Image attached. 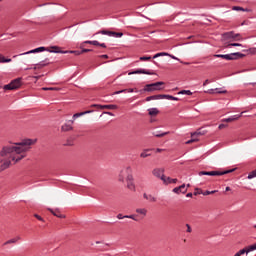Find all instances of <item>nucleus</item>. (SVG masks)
I'll list each match as a JSON object with an SVG mask.
<instances>
[{"mask_svg":"<svg viewBox=\"0 0 256 256\" xmlns=\"http://www.w3.org/2000/svg\"><path fill=\"white\" fill-rule=\"evenodd\" d=\"M35 143H37L35 139H25L20 143H12L3 146L0 152V169L5 171V169L11 167L12 163L15 165V163H19L21 159H25L29 147L35 145Z\"/></svg>","mask_w":256,"mask_h":256,"instance_id":"1","label":"nucleus"},{"mask_svg":"<svg viewBox=\"0 0 256 256\" xmlns=\"http://www.w3.org/2000/svg\"><path fill=\"white\" fill-rule=\"evenodd\" d=\"M127 183V189L130 191H135V183L133 182V169L131 166H126L124 167L118 176V181L121 183Z\"/></svg>","mask_w":256,"mask_h":256,"instance_id":"2","label":"nucleus"},{"mask_svg":"<svg viewBox=\"0 0 256 256\" xmlns=\"http://www.w3.org/2000/svg\"><path fill=\"white\" fill-rule=\"evenodd\" d=\"M58 46H52V47H38L33 50H30L28 52L22 53L20 55H31V53H43V51H48L49 53H61V50Z\"/></svg>","mask_w":256,"mask_h":256,"instance_id":"3","label":"nucleus"},{"mask_svg":"<svg viewBox=\"0 0 256 256\" xmlns=\"http://www.w3.org/2000/svg\"><path fill=\"white\" fill-rule=\"evenodd\" d=\"M214 57L220 58V59H226V61H235V59H242V57H245V54H242L240 52L231 53V54H215Z\"/></svg>","mask_w":256,"mask_h":256,"instance_id":"4","label":"nucleus"},{"mask_svg":"<svg viewBox=\"0 0 256 256\" xmlns=\"http://www.w3.org/2000/svg\"><path fill=\"white\" fill-rule=\"evenodd\" d=\"M233 171H235V169H231V170H226V171H221V170H216V171H200L198 173L199 177H203V175H208L210 177H219L221 175H227L229 173H233Z\"/></svg>","mask_w":256,"mask_h":256,"instance_id":"5","label":"nucleus"},{"mask_svg":"<svg viewBox=\"0 0 256 256\" xmlns=\"http://www.w3.org/2000/svg\"><path fill=\"white\" fill-rule=\"evenodd\" d=\"M165 89V82H156L152 84H147L144 87V91L151 93L153 91H163Z\"/></svg>","mask_w":256,"mask_h":256,"instance_id":"6","label":"nucleus"},{"mask_svg":"<svg viewBox=\"0 0 256 256\" xmlns=\"http://www.w3.org/2000/svg\"><path fill=\"white\" fill-rule=\"evenodd\" d=\"M21 87V78H17L12 80L11 83L4 85L3 89L5 91H13L15 89H19Z\"/></svg>","mask_w":256,"mask_h":256,"instance_id":"7","label":"nucleus"},{"mask_svg":"<svg viewBox=\"0 0 256 256\" xmlns=\"http://www.w3.org/2000/svg\"><path fill=\"white\" fill-rule=\"evenodd\" d=\"M223 41H241V35L234 32H226L222 35Z\"/></svg>","mask_w":256,"mask_h":256,"instance_id":"8","label":"nucleus"},{"mask_svg":"<svg viewBox=\"0 0 256 256\" xmlns=\"http://www.w3.org/2000/svg\"><path fill=\"white\" fill-rule=\"evenodd\" d=\"M165 169L163 168H155L152 170V175L154 177H157V179H161V181L163 180V177H165Z\"/></svg>","mask_w":256,"mask_h":256,"instance_id":"9","label":"nucleus"},{"mask_svg":"<svg viewBox=\"0 0 256 256\" xmlns=\"http://www.w3.org/2000/svg\"><path fill=\"white\" fill-rule=\"evenodd\" d=\"M98 33H101V35H108V37H116V38L123 37L122 32H113V31L102 30Z\"/></svg>","mask_w":256,"mask_h":256,"instance_id":"10","label":"nucleus"},{"mask_svg":"<svg viewBox=\"0 0 256 256\" xmlns=\"http://www.w3.org/2000/svg\"><path fill=\"white\" fill-rule=\"evenodd\" d=\"M91 107H96V109H109V110L118 109V106L114 104H110V105L93 104L91 105Z\"/></svg>","mask_w":256,"mask_h":256,"instance_id":"11","label":"nucleus"},{"mask_svg":"<svg viewBox=\"0 0 256 256\" xmlns=\"http://www.w3.org/2000/svg\"><path fill=\"white\" fill-rule=\"evenodd\" d=\"M128 75H155V73L149 72L145 69H138V70L129 72Z\"/></svg>","mask_w":256,"mask_h":256,"instance_id":"12","label":"nucleus"},{"mask_svg":"<svg viewBox=\"0 0 256 256\" xmlns=\"http://www.w3.org/2000/svg\"><path fill=\"white\" fill-rule=\"evenodd\" d=\"M243 113L245 112H241V114H236L229 118L222 119V123H232V121H237V119H241V116L243 115Z\"/></svg>","mask_w":256,"mask_h":256,"instance_id":"13","label":"nucleus"},{"mask_svg":"<svg viewBox=\"0 0 256 256\" xmlns=\"http://www.w3.org/2000/svg\"><path fill=\"white\" fill-rule=\"evenodd\" d=\"M173 193H177V195H179V193H187V188H185V184H182L181 186L174 188Z\"/></svg>","mask_w":256,"mask_h":256,"instance_id":"14","label":"nucleus"},{"mask_svg":"<svg viewBox=\"0 0 256 256\" xmlns=\"http://www.w3.org/2000/svg\"><path fill=\"white\" fill-rule=\"evenodd\" d=\"M117 219H132L133 221H137V215L132 214L123 216V214H118Z\"/></svg>","mask_w":256,"mask_h":256,"instance_id":"15","label":"nucleus"},{"mask_svg":"<svg viewBox=\"0 0 256 256\" xmlns=\"http://www.w3.org/2000/svg\"><path fill=\"white\" fill-rule=\"evenodd\" d=\"M157 99H164V94L149 96L146 98V101H155Z\"/></svg>","mask_w":256,"mask_h":256,"instance_id":"16","label":"nucleus"},{"mask_svg":"<svg viewBox=\"0 0 256 256\" xmlns=\"http://www.w3.org/2000/svg\"><path fill=\"white\" fill-rule=\"evenodd\" d=\"M143 197H144V199H147V201H150L151 203L157 202V198H155V196H153V195H148L147 193H144Z\"/></svg>","mask_w":256,"mask_h":256,"instance_id":"17","label":"nucleus"},{"mask_svg":"<svg viewBox=\"0 0 256 256\" xmlns=\"http://www.w3.org/2000/svg\"><path fill=\"white\" fill-rule=\"evenodd\" d=\"M46 61H49V59L46 58L45 61L39 62L35 65L34 69H43V67H47L49 63H45Z\"/></svg>","mask_w":256,"mask_h":256,"instance_id":"18","label":"nucleus"},{"mask_svg":"<svg viewBox=\"0 0 256 256\" xmlns=\"http://www.w3.org/2000/svg\"><path fill=\"white\" fill-rule=\"evenodd\" d=\"M136 213L141 215L142 217H147V209L146 208H137Z\"/></svg>","mask_w":256,"mask_h":256,"instance_id":"19","label":"nucleus"},{"mask_svg":"<svg viewBox=\"0 0 256 256\" xmlns=\"http://www.w3.org/2000/svg\"><path fill=\"white\" fill-rule=\"evenodd\" d=\"M134 91H135V89L129 88V89H124V90L116 91V92L113 93V95H119L121 93H133Z\"/></svg>","mask_w":256,"mask_h":256,"instance_id":"20","label":"nucleus"},{"mask_svg":"<svg viewBox=\"0 0 256 256\" xmlns=\"http://www.w3.org/2000/svg\"><path fill=\"white\" fill-rule=\"evenodd\" d=\"M150 151V149L143 150V152H141L140 154V157L142 159H147V157H151V153H149Z\"/></svg>","mask_w":256,"mask_h":256,"instance_id":"21","label":"nucleus"},{"mask_svg":"<svg viewBox=\"0 0 256 256\" xmlns=\"http://www.w3.org/2000/svg\"><path fill=\"white\" fill-rule=\"evenodd\" d=\"M148 113L151 117H155V115H159V110L157 108H150Z\"/></svg>","mask_w":256,"mask_h":256,"instance_id":"22","label":"nucleus"},{"mask_svg":"<svg viewBox=\"0 0 256 256\" xmlns=\"http://www.w3.org/2000/svg\"><path fill=\"white\" fill-rule=\"evenodd\" d=\"M89 113H93L92 110H88V111H85V112H81V113H76L73 115V119H77V117H83V115H87Z\"/></svg>","mask_w":256,"mask_h":256,"instance_id":"23","label":"nucleus"},{"mask_svg":"<svg viewBox=\"0 0 256 256\" xmlns=\"http://www.w3.org/2000/svg\"><path fill=\"white\" fill-rule=\"evenodd\" d=\"M162 181L164 185H171L172 184V178L167 176H162Z\"/></svg>","mask_w":256,"mask_h":256,"instance_id":"24","label":"nucleus"},{"mask_svg":"<svg viewBox=\"0 0 256 256\" xmlns=\"http://www.w3.org/2000/svg\"><path fill=\"white\" fill-rule=\"evenodd\" d=\"M48 211H50V213H52V215H54V217H58L59 219H65V215L59 214V213L53 211V209H48Z\"/></svg>","mask_w":256,"mask_h":256,"instance_id":"25","label":"nucleus"},{"mask_svg":"<svg viewBox=\"0 0 256 256\" xmlns=\"http://www.w3.org/2000/svg\"><path fill=\"white\" fill-rule=\"evenodd\" d=\"M233 11H245L246 13H249V11H251L250 9H245V8H243V7H241V6H233Z\"/></svg>","mask_w":256,"mask_h":256,"instance_id":"26","label":"nucleus"},{"mask_svg":"<svg viewBox=\"0 0 256 256\" xmlns=\"http://www.w3.org/2000/svg\"><path fill=\"white\" fill-rule=\"evenodd\" d=\"M164 99H168L169 101H179V98L167 94H164Z\"/></svg>","mask_w":256,"mask_h":256,"instance_id":"27","label":"nucleus"},{"mask_svg":"<svg viewBox=\"0 0 256 256\" xmlns=\"http://www.w3.org/2000/svg\"><path fill=\"white\" fill-rule=\"evenodd\" d=\"M169 56V53L167 52H160V53H157L153 56V59H157V57H167Z\"/></svg>","mask_w":256,"mask_h":256,"instance_id":"28","label":"nucleus"},{"mask_svg":"<svg viewBox=\"0 0 256 256\" xmlns=\"http://www.w3.org/2000/svg\"><path fill=\"white\" fill-rule=\"evenodd\" d=\"M0 63H11V58H5V56L0 54Z\"/></svg>","mask_w":256,"mask_h":256,"instance_id":"29","label":"nucleus"},{"mask_svg":"<svg viewBox=\"0 0 256 256\" xmlns=\"http://www.w3.org/2000/svg\"><path fill=\"white\" fill-rule=\"evenodd\" d=\"M20 239L21 237L13 238L11 240L6 241L4 245H11V243H17V241H19Z\"/></svg>","mask_w":256,"mask_h":256,"instance_id":"30","label":"nucleus"},{"mask_svg":"<svg viewBox=\"0 0 256 256\" xmlns=\"http://www.w3.org/2000/svg\"><path fill=\"white\" fill-rule=\"evenodd\" d=\"M71 130H73V126L72 125L64 124L62 126V131H71Z\"/></svg>","mask_w":256,"mask_h":256,"instance_id":"31","label":"nucleus"},{"mask_svg":"<svg viewBox=\"0 0 256 256\" xmlns=\"http://www.w3.org/2000/svg\"><path fill=\"white\" fill-rule=\"evenodd\" d=\"M225 47H226V49H231V47H241V44H239V43H230V44H227Z\"/></svg>","mask_w":256,"mask_h":256,"instance_id":"32","label":"nucleus"},{"mask_svg":"<svg viewBox=\"0 0 256 256\" xmlns=\"http://www.w3.org/2000/svg\"><path fill=\"white\" fill-rule=\"evenodd\" d=\"M178 95H193V93L191 92V90H182L178 92Z\"/></svg>","mask_w":256,"mask_h":256,"instance_id":"33","label":"nucleus"},{"mask_svg":"<svg viewBox=\"0 0 256 256\" xmlns=\"http://www.w3.org/2000/svg\"><path fill=\"white\" fill-rule=\"evenodd\" d=\"M199 135H205V131L197 130L194 133H191V137L199 136Z\"/></svg>","mask_w":256,"mask_h":256,"instance_id":"34","label":"nucleus"},{"mask_svg":"<svg viewBox=\"0 0 256 256\" xmlns=\"http://www.w3.org/2000/svg\"><path fill=\"white\" fill-rule=\"evenodd\" d=\"M246 249L247 253H251V251H256V244L250 245Z\"/></svg>","mask_w":256,"mask_h":256,"instance_id":"35","label":"nucleus"},{"mask_svg":"<svg viewBox=\"0 0 256 256\" xmlns=\"http://www.w3.org/2000/svg\"><path fill=\"white\" fill-rule=\"evenodd\" d=\"M154 137H165V135H169V132H164V133H153Z\"/></svg>","mask_w":256,"mask_h":256,"instance_id":"36","label":"nucleus"},{"mask_svg":"<svg viewBox=\"0 0 256 256\" xmlns=\"http://www.w3.org/2000/svg\"><path fill=\"white\" fill-rule=\"evenodd\" d=\"M256 177V169L249 173L248 179H255Z\"/></svg>","mask_w":256,"mask_h":256,"instance_id":"37","label":"nucleus"},{"mask_svg":"<svg viewBox=\"0 0 256 256\" xmlns=\"http://www.w3.org/2000/svg\"><path fill=\"white\" fill-rule=\"evenodd\" d=\"M215 193H217V190H213V191L207 190L204 193H202V195L207 196V195H213Z\"/></svg>","mask_w":256,"mask_h":256,"instance_id":"38","label":"nucleus"},{"mask_svg":"<svg viewBox=\"0 0 256 256\" xmlns=\"http://www.w3.org/2000/svg\"><path fill=\"white\" fill-rule=\"evenodd\" d=\"M42 91H59V88H53V87L47 88V87H44V88H42Z\"/></svg>","mask_w":256,"mask_h":256,"instance_id":"39","label":"nucleus"},{"mask_svg":"<svg viewBox=\"0 0 256 256\" xmlns=\"http://www.w3.org/2000/svg\"><path fill=\"white\" fill-rule=\"evenodd\" d=\"M203 193H204V192H203V190H201V188H196V189H195V192H194V195H196V196H197V195H203Z\"/></svg>","mask_w":256,"mask_h":256,"instance_id":"40","label":"nucleus"},{"mask_svg":"<svg viewBox=\"0 0 256 256\" xmlns=\"http://www.w3.org/2000/svg\"><path fill=\"white\" fill-rule=\"evenodd\" d=\"M140 61H151V56H142L140 57Z\"/></svg>","mask_w":256,"mask_h":256,"instance_id":"41","label":"nucleus"},{"mask_svg":"<svg viewBox=\"0 0 256 256\" xmlns=\"http://www.w3.org/2000/svg\"><path fill=\"white\" fill-rule=\"evenodd\" d=\"M197 141H199V139H197V138L188 140V141L186 142V145H191V143H197Z\"/></svg>","mask_w":256,"mask_h":256,"instance_id":"42","label":"nucleus"},{"mask_svg":"<svg viewBox=\"0 0 256 256\" xmlns=\"http://www.w3.org/2000/svg\"><path fill=\"white\" fill-rule=\"evenodd\" d=\"M245 253H247V248H244V249H242V250H239L238 252H237V254L238 255H245Z\"/></svg>","mask_w":256,"mask_h":256,"instance_id":"43","label":"nucleus"},{"mask_svg":"<svg viewBox=\"0 0 256 256\" xmlns=\"http://www.w3.org/2000/svg\"><path fill=\"white\" fill-rule=\"evenodd\" d=\"M93 45V41H91V40H87V41H84L83 43H82V47H83V45Z\"/></svg>","mask_w":256,"mask_h":256,"instance_id":"44","label":"nucleus"},{"mask_svg":"<svg viewBox=\"0 0 256 256\" xmlns=\"http://www.w3.org/2000/svg\"><path fill=\"white\" fill-rule=\"evenodd\" d=\"M70 53H74V55H81L82 52L74 50V51H70Z\"/></svg>","mask_w":256,"mask_h":256,"instance_id":"45","label":"nucleus"},{"mask_svg":"<svg viewBox=\"0 0 256 256\" xmlns=\"http://www.w3.org/2000/svg\"><path fill=\"white\" fill-rule=\"evenodd\" d=\"M206 93H208L209 95H213L215 93V90L209 89L208 91H206Z\"/></svg>","mask_w":256,"mask_h":256,"instance_id":"46","label":"nucleus"},{"mask_svg":"<svg viewBox=\"0 0 256 256\" xmlns=\"http://www.w3.org/2000/svg\"><path fill=\"white\" fill-rule=\"evenodd\" d=\"M34 217L36 219H38V221H44L43 218L41 216H39L38 214H35Z\"/></svg>","mask_w":256,"mask_h":256,"instance_id":"47","label":"nucleus"},{"mask_svg":"<svg viewBox=\"0 0 256 256\" xmlns=\"http://www.w3.org/2000/svg\"><path fill=\"white\" fill-rule=\"evenodd\" d=\"M101 59H109V56L107 54H104V55H100L99 56Z\"/></svg>","mask_w":256,"mask_h":256,"instance_id":"48","label":"nucleus"},{"mask_svg":"<svg viewBox=\"0 0 256 256\" xmlns=\"http://www.w3.org/2000/svg\"><path fill=\"white\" fill-rule=\"evenodd\" d=\"M186 227H187V233H191L192 231L191 226L189 224H186Z\"/></svg>","mask_w":256,"mask_h":256,"instance_id":"49","label":"nucleus"},{"mask_svg":"<svg viewBox=\"0 0 256 256\" xmlns=\"http://www.w3.org/2000/svg\"><path fill=\"white\" fill-rule=\"evenodd\" d=\"M92 45L99 46V45H100V43H99V41L94 40V41H92Z\"/></svg>","mask_w":256,"mask_h":256,"instance_id":"50","label":"nucleus"},{"mask_svg":"<svg viewBox=\"0 0 256 256\" xmlns=\"http://www.w3.org/2000/svg\"><path fill=\"white\" fill-rule=\"evenodd\" d=\"M90 51H93V50H91V49H82V53H90Z\"/></svg>","mask_w":256,"mask_h":256,"instance_id":"51","label":"nucleus"},{"mask_svg":"<svg viewBox=\"0 0 256 256\" xmlns=\"http://www.w3.org/2000/svg\"><path fill=\"white\" fill-rule=\"evenodd\" d=\"M225 127H227L226 124H220L219 127H218V129H225Z\"/></svg>","mask_w":256,"mask_h":256,"instance_id":"52","label":"nucleus"},{"mask_svg":"<svg viewBox=\"0 0 256 256\" xmlns=\"http://www.w3.org/2000/svg\"><path fill=\"white\" fill-rule=\"evenodd\" d=\"M217 93H219L220 95H222V94L227 93V90H220V91H217Z\"/></svg>","mask_w":256,"mask_h":256,"instance_id":"53","label":"nucleus"},{"mask_svg":"<svg viewBox=\"0 0 256 256\" xmlns=\"http://www.w3.org/2000/svg\"><path fill=\"white\" fill-rule=\"evenodd\" d=\"M99 46L103 47L104 49L107 47V45H105V43H102V44L100 43Z\"/></svg>","mask_w":256,"mask_h":256,"instance_id":"54","label":"nucleus"},{"mask_svg":"<svg viewBox=\"0 0 256 256\" xmlns=\"http://www.w3.org/2000/svg\"><path fill=\"white\" fill-rule=\"evenodd\" d=\"M203 85H204V87H205V85H209V80H205Z\"/></svg>","mask_w":256,"mask_h":256,"instance_id":"55","label":"nucleus"},{"mask_svg":"<svg viewBox=\"0 0 256 256\" xmlns=\"http://www.w3.org/2000/svg\"><path fill=\"white\" fill-rule=\"evenodd\" d=\"M161 151H163V149L161 148L156 149V153H161Z\"/></svg>","mask_w":256,"mask_h":256,"instance_id":"56","label":"nucleus"},{"mask_svg":"<svg viewBox=\"0 0 256 256\" xmlns=\"http://www.w3.org/2000/svg\"><path fill=\"white\" fill-rule=\"evenodd\" d=\"M106 115H110V116H113V113L111 112H104Z\"/></svg>","mask_w":256,"mask_h":256,"instance_id":"57","label":"nucleus"},{"mask_svg":"<svg viewBox=\"0 0 256 256\" xmlns=\"http://www.w3.org/2000/svg\"><path fill=\"white\" fill-rule=\"evenodd\" d=\"M173 183H177V178H174V179L172 178V184Z\"/></svg>","mask_w":256,"mask_h":256,"instance_id":"58","label":"nucleus"},{"mask_svg":"<svg viewBox=\"0 0 256 256\" xmlns=\"http://www.w3.org/2000/svg\"><path fill=\"white\" fill-rule=\"evenodd\" d=\"M186 197H193V193H188Z\"/></svg>","mask_w":256,"mask_h":256,"instance_id":"59","label":"nucleus"},{"mask_svg":"<svg viewBox=\"0 0 256 256\" xmlns=\"http://www.w3.org/2000/svg\"><path fill=\"white\" fill-rule=\"evenodd\" d=\"M172 59H176V61H179V58L175 57V56H171Z\"/></svg>","mask_w":256,"mask_h":256,"instance_id":"60","label":"nucleus"},{"mask_svg":"<svg viewBox=\"0 0 256 256\" xmlns=\"http://www.w3.org/2000/svg\"><path fill=\"white\" fill-rule=\"evenodd\" d=\"M226 191H231V187H226Z\"/></svg>","mask_w":256,"mask_h":256,"instance_id":"61","label":"nucleus"},{"mask_svg":"<svg viewBox=\"0 0 256 256\" xmlns=\"http://www.w3.org/2000/svg\"><path fill=\"white\" fill-rule=\"evenodd\" d=\"M187 187H191V184H187Z\"/></svg>","mask_w":256,"mask_h":256,"instance_id":"62","label":"nucleus"},{"mask_svg":"<svg viewBox=\"0 0 256 256\" xmlns=\"http://www.w3.org/2000/svg\"><path fill=\"white\" fill-rule=\"evenodd\" d=\"M215 91H219V88H216Z\"/></svg>","mask_w":256,"mask_h":256,"instance_id":"63","label":"nucleus"},{"mask_svg":"<svg viewBox=\"0 0 256 256\" xmlns=\"http://www.w3.org/2000/svg\"><path fill=\"white\" fill-rule=\"evenodd\" d=\"M254 227L256 228V225Z\"/></svg>","mask_w":256,"mask_h":256,"instance_id":"64","label":"nucleus"}]
</instances>
